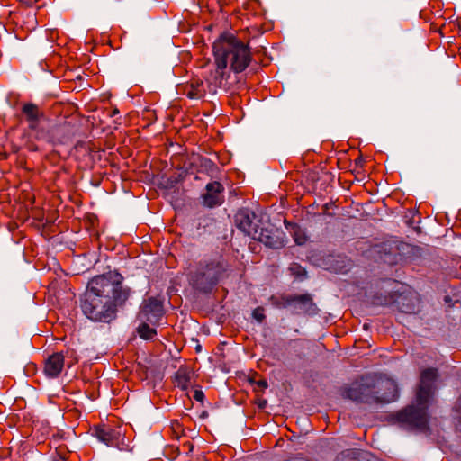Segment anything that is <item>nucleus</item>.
Wrapping results in <instances>:
<instances>
[{"mask_svg":"<svg viewBox=\"0 0 461 461\" xmlns=\"http://www.w3.org/2000/svg\"><path fill=\"white\" fill-rule=\"evenodd\" d=\"M123 276L117 271L93 277L80 299L83 313L92 321L109 323L117 316L132 291L123 286Z\"/></svg>","mask_w":461,"mask_h":461,"instance_id":"nucleus-1","label":"nucleus"},{"mask_svg":"<svg viewBox=\"0 0 461 461\" xmlns=\"http://www.w3.org/2000/svg\"><path fill=\"white\" fill-rule=\"evenodd\" d=\"M432 396V368L424 369L416 392V404L392 415V420L403 429L424 431L429 428L428 408Z\"/></svg>","mask_w":461,"mask_h":461,"instance_id":"nucleus-2","label":"nucleus"},{"mask_svg":"<svg viewBox=\"0 0 461 461\" xmlns=\"http://www.w3.org/2000/svg\"><path fill=\"white\" fill-rule=\"evenodd\" d=\"M212 52L214 58L225 61L226 67L235 74L243 72L252 60L249 44L229 32H223L213 42Z\"/></svg>","mask_w":461,"mask_h":461,"instance_id":"nucleus-3","label":"nucleus"},{"mask_svg":"<svg viewBox=\"0 0 461 461\" xmlns=\"http://www.w3.org/2000/svg\"><path fill=\"white\" fill-rule=\"evenodd\" d=\"M226 264L221 258L203 259L196 263L188 274L190 285L203 294H210L224 276Z\"/></svg>","mask_w":461,"mask_h":461,"instance_id":"nucleus-4","label":"nucleus"},{"mask_svg":"<svg viewBox=\"0 0 461 461\" xmlns=\"http://www.w3.org/2000/svg\"><path fill=\"white\" fill-rule=\"evenodd\" d=\"M21 119L27 122L28 130L32 131L34 138L38 140L40 131H43L45 127L43 122L47 116L42 108L33 103H24L21 107Z\"/></svg>","mask_w":461,"mask_h":461,"instance_id":"nucleus-5","label":"nucleus"},{"mask_svg":"<svg viewBox=\"0 0 461 461\" xmlns=\"http://www.w3.org/2000/svg\"><path fill=\"white\" fill-rule=\"evenodd\" d=\"M75 134V126L71 122L65 121L62 123L53 125L49 129L45 128L43 131H40L38 140L52 144H65L71 140Z\"/></svg>","mask_w":461,"mask_h":461,"instance_id":"nucleus-6","label":"nucleus"},{"mask_svg":"<svg viewBox=\"0 0 461 461\" xmlns=\"http://www.w3.org/2000/svg\"><path fill=\"white\" fill-rule=\"evenodd\" d=\"M165 313L163 301L158 297H149L141 303L137 315L140 321H149L152 325H159Z\"/></svg>","mask_w":461,"mask_h":461,"instance_id":"nucleus-7","label":"nucleus"},{"mask_svg":"<svg viewBox=\"0 0 461 461\" xmlns=\"http://www.w3.org/2000/svg\"><path fill=\"white\" fill-rule=\"evenodd\" d=\"M74 350L68 349L65 353L61 351L50 355L44 361L43 372L45 375L49 378L58 377L64 368L65 357L74 358L72 362L68 364V367H71L72 365L77 363L78 359L74 356Z\"/></svg>","mask_w":461,"mask_h":461,"instance_id":"nucleus-8","label":"nucleus"},{"mask_svg":"<svg viewBox=\"0 0 461 461\" xmlns=\"http://www.w3.org/2000/svg\"><path fill=\"white\" fill-rule=\"evenodd\" d=\"M236 227L247 236L254 239L260 227L256 221V214L248 209H241L235 214Z\"/></svg>","mask_w":461,"mask_h":461,"instance_id":"nucleus-9","label":"nucleus"},{"mask_svg":"<svg viewBox=\"0 0 461 461\" xmlns=\"http://www.w3.org/2000/svg\"><path fill=\"white\" fill-rule=\"evenodd\" d=\"M224 186L218 181L208 183L202 194L203 204L208 208L221 206L224 203Z\"/></svg>","mask_w":461,"mask_h":461,"instance_id":"nucleus-10","label":"nucleus"},{"mask_svg":"<svg viewBox=\"0 0 461 461\" xmlns=\"http://www.w3.org/2000/svg\"><path fill=\"white\" fill-rule=\"evenodd\" d=\"M285 234L278 230L260 228L253 240H258L266 247L280 249L285 247Z\"/></svg>","mask_w":461,"mask_h":461,"instance_id":"nucleus-11","label":"nucleus"},{"mask_svg":"<svg viewBox=\"0 0 461 461\" xmlns=\"http://www.w3.org/2000/svg\"><path fill=\"white\" fill-rule=\"evenodd\" d=\"M294 299L291 307L292 314L315 315L318 313V307L310 294H294Z\"/></svg>","mask_w":461,"mask_h":461,"instance_id":"nucleus-12","label":"nucleus"},{"mask_svg":"<svg viewBox=\"0 0 461 461\" xmlns=\"http://www.w3.org/2000/svg\"><path fill=\"white\" fill-rule=\"evenodd\" d=\"M215 70L212 74V84L217 87L228 91L230 87L229 83L230 73L227 71L225 61L214 58Z\"/></svg>","mask_w":461,"mask_h":461,"instance_id":"nucleus-13","label":"nucleus"},{"mask_svg":"<svg viewBox=\"0 0 461 461\" xmlns=\"http://www.w3.org/2000/svg\"><path fill=\"white\" fill-rule=\"evenodd\" d=\"M361 402H389L394 400V395H377L375 391V384L367 383H360Z\"/></svg>","mask_w":461,"mask_h":461,"instance_id":"nucleus-14","label":"nucleus"},{"mask_svg":"<svg viewBox=\"0 0 461 461\" xmlns=\"http://www.w3.org/2000/svg\"><path fill=\"white\" fill-rule=\"evenodd\" d=\"M95 436L107 446H114L119 441L121 432L109 425L103 424L95 428Z\"/></svg>","mask_w":461,"mask_h":461,"instance_id":"nucleus-15","label":"nucleus"},{"mask_svg":"<svg viewBox=\"0 0 461 461\" xmlns=\"http://www.w3.org/2000/svg\"><path fill=\"white\" fill-rule=\"evenodd\" d=\"M16 18L18 22H21V26L27 31H32L38 25L36 11L32 7L21 10Z\"/></svg>","mask_w":461,"mask_h":461,"instance_id":"nucleus-16","label":"nucleus"},{"mask_svg":"<svg viewBox=\"0 0 461 461\" xmlns=\"http://www.w3.org/2000/svg\"><path fill=\"white\" fill-rule=\"evenodd\" d=\"M294 294H276L269 297L270 303L276 309H288L292 307Z\"/></svg>","mask_w":461,"mask_h":461,"instance_id":"nucleus-17","label":"nucleus"},{"mask_svg":"<svg viewBox=\"0 0 461 461\" xmlns=\"http://www.w3.org/2000/svg\"><path fill=\"white\" fill-rule=\"evenodd\" d=\"M185 95L190 99H200L204 96L205 89L201 80H194L191 84L185 86Z\"/></svg>","mask_w":461,"mask_h":461,"instance_id":"nucleus-18","label":"nucleus"},{"mask_svg":"<svg viewBox=\"0 0 461 461\" xmlns=\"http://www.w3.org/2000/svg\"><path fill=\"white\" fill-rule=\"evenodd\" d=\"M191 374L187 367L180 366L174 376L175 384L181 390L188 389L190 385Z\"/></svg>","mask_w":461,"mask_h":461,"instance_id":"nucleus-19","label":"nucleus"},{"mask_svg":"<svg viewBox=\"0 0 461 461\" xmlns=\"http://www.w3.org/2000/svg\"><path fill=\"white\" fill-rule=\"evenodd\" d=\"M149 321H141L137 327L138 335L145 340H151L157 336L156 329L149 327Z\"/></svg>","mask_w":461,"mask_h":461,"instance_id":"nucleus-20","label":"nucleus"},{"mask_svg":"<svg viewBox=\"0 0 461 461\" xmlns=\"http://www.w3.org/2000/svg\"><path fill=\"white\" fill-rule=\"evenodd\" d=\"M397 305L401 312L405 313H413L416 311V304L407 296L401 295L397 300Z\"/></svg>","mask_w":461,"mask_h":461,"instance_id":"nucleus-21","label":"nucleus"},{"mask_svg":"<svg viewBox=\"0 0 461 461\" xmlns=\"http://www.w3.org/2000/svg\"><path fill=\"white\" fill-rule=\"evenodd\" d=\"M360 383L352 384L344 391V396L354 402H361Z\"/></svg>","mask_w":461,"mask_h":461,"instance_id":"nucleus-22","label":"nucleus"},{"mask_svg":"<svg viewBox=\"0 0 461 461\" xmlns=\"http://www.w3.org/2000/svg\"><path fill=\"white\" fill-rule=\"evenodd\" d=\"M289 271L291 275L294 276L296 278L303 280L306 277L307 272L303 267H302L298 263H292L289 267Z\"/></svg>","mask_w":461,"mask_h":461,"instance_id":"nucleus-23","label":"nucleus"},{"mask_svg":"<svg viewBox=\"0 0 461 461\" xmlns=\"http://www.w3.org/2000/svg\"><path fill=\"white\" fill-rule=\"evenodd\" d=\"M357 456V451L356 449H347L339 453L337 457L336 461H347L356 459Z\"/></svg>","mask_w":461,"mask_h":461,"instance_id":"nucleus-24","label":"nucleus"},{"mask_svg":"<svg viewBox=\"0 0 461 461\" xmlns=\"http://www.w3.org/2000/svg\"><path fill=\"white\" fill-rule=\"evenodd\" d=\"M434 34L437 32L440 37L444 35L445 23L443 15L440 14L436 17V14L434 13Z\"/></svg>","mask_w":461,"mask_h":461,"instance_id":"nucleus-25","label":"nucleus"},{"mask_svg":"<svg viewBox=\"0 0 461 461\" xmlns=\"http://www.w3.org/2000/svg\"><path fill=\"white\" fill-rule=\"evenodd\" d=\"M294 241L298 245H302L306 241L305 235L303 233H301V230L298 226H295V228L294 230Z\"/></svg>","mask_w":461,"mask_h":461,"instance_id":"nucleus-26","label":"nucleus"},{"mask_svg":"<svg viewBox=\"0 0 461 461\" xmlns=\"http://www.w3.org/2000/svg\"><path fill=\"white\" fill-rule=\"evenodd\" d=\"M253 318L259 323L263 322L266 319L263 307H257L252 312Z\"/></svg>","mask_w":461,"mask_h":461,"instance_id":"nucleus-27","label":"nucleus"},{"mask_svg":"<svg viewBox=\"0 0 461 461\" xmlns=\"http://www.w3.org/2000/svg\"><path fill=\"white\" fill-rule=\"evenodd\" d=\"M203 398H204V394H203V391H201V390L194 391V400H196L197 402H203Z\"/></svg>","mask_w":461,"mask_h":461,"instance_id":"nucleus-28","label":"nucleus"},{"mask_svg":"<svg viewBox=\"0 0 461 461\" xmlns=\"http://www.w3.org/2000/svg\"><path fill=\"white\" fill-rule=\"evenodd\" d=\"M256 384L261 389H266L267 387V382L265 379H260L257 381Z\"/></svg>","mask_w":461,"mask_h":461,"instance_id":"nucleus-29","label":"nucleus"},{"mask_svg":"<svg viewBox=\"0 0 461 461\" xmlns=\"http://www.w3.org/2000/svg\"><path fill=\"white\" fill-rule=\"evenodd\" d=\"M439 8L441 10V8L443 7V3L441 1H438V0H434V5H433V8Z\"/></svg>","mask_w":461,"mask_h":461,"instance_id":"nucleus-30","label":"nucleus"},{"mask_svg":"<svg viewBox=\"0 0 461 461\" xmlns=\"http://www.w3.org/2000/svg\"><path fill=\"white\" fill-rule=\"evenodd\" d=\"M420 18L424 19V20H427L428 19V14L425 10H421L420 12Z\"/></svg>","mask_w":461,"mask_h":461,"instance_id":"nucleus-31","label":"nucleus"},{"mask_svg":"<svg viewBox=\"0 0 461 461\" xmlns=\"http://www.w3.org/2000/svg\"><path fill=\"white\" fill-rule=\"evenodd\" d=\"M119 113V110L117 108H114L111 113L110 116H114Z\"/></svg>","mask_w":461,"mask_h":461,"instance_id":"nucleus-32","label":"nucleus"},{"mask_svg":"<svg viewBox=\"0 0 461 461\" xmlns=\"http://www.w3.org/2000/svg\"><path fill=\"white\" fill-rule=\"evenodd\" d=\"M433 377H434V384H435L438 379V370L436 368H434Z\"/></svg>","mask_w":461,"mask_h":461,"instance_id":"nucleus-33","label":"nucleus"},{"mask_svg":"<svg viewBox=\"0 0 461 461\" xmlns=\"http://www.w3.org/2000/svg\"><path fill=\"white\" fill-rule=\"evenodd\" d=\"M444 301H445L446 303H449L451 302V298L448 295H446L444 297Z\"/></svg>","mask_w":461,"mask_h":461,"instance_id":"nucleus-34","label":"nucleus"},{"mask_svg":"<svg viewBox=\"0 0 461 461\" xmlns=\"http://www.w3.org/2000/svg\"><path fill=\"white\" fill-rule=\"evenodd\" d=\"M196 350H197V351H200V350H201V346H200V345H199V346H197Z\"/></svg>","mask_w":461,"mask_h":461,"instance_id":"nucleus-35","label":"nucleus"},{"mask_svg":"<svg viewBox=\"0 0 461 461\" xmlns=\"http://www.w3.org/2000/svg\"><path fill=\"white\" fill-rule=\"evenodd\" d=\"M390 386H392L393 390H395V385L393 384H390Z\"/></svg>","mask_w":461,"mask_h":461,"instance_id":"nucleus-36","label":"nucleus"},{"mask_svg":"<svg viewBox=\"0 0 461 461\" xmlns=\"http://www.w3.org/2000/svg\"><path fill=\"white\" fill-rule=\"evenodd\" d=\"M432 29V23H429V30Z\"/></svg>","mask_w":461,"mask_h":461,"instance_id":"nucleus-37","label":"nucleus"}]
</instances>
